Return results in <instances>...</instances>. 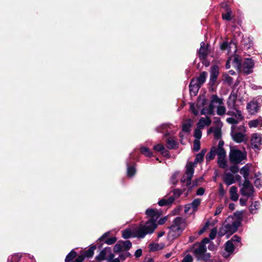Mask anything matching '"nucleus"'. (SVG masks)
<instances>
[{
  "label": "nucleus",
  "mask_w": 262,
  "mask_h": 262,
  "mask_svg": "<svg viewBox=\"0 0 262 262\" xmlns=\"http://www.w3.org/2000/svg\"><path fill=\"white\" fill-rule=\"evenodd\" d=\"M145 213L148 220L144 224H143V222H140L138 227L133 230L127 228L122 231V236L123 238L128 239L131 237L144 238L146 235L151 234L155 232L157 228L156 221L162 215V211L149 208L146 210Z\"/></svg>",
  "instance_id": "f257e3e1"
},
{
  "label": "nucleus",
  "mask_w": 262,
  "mask_h": 262,
  "mask_svg": "<svg viewBox=\"0 0 262 262\" xmlns=\"http://www.w3.org/2000/svg\"><path fill=\"white\" fill-rule=\"evenodd\" d=\"M183 223V218L178 216L173 221V224L168 227L169 229V234L174 238L179 237L182 233L184 229L181 227Z\"/></svg>",
  "instance_id": "f03ea898"
},
{
  "label": "nucleus",
  "mask_w": 262,
  "mask_h": 262,
  "mask_svg": "<svg viewBox=\"0 0 262 262\" xmlns=\"http://www.w3.org/2000/svg\"><path fill=\"white\" fill-rule=\"evenodd\" d=\"M96 245H90L88 249H84L80 252V254L74 259V262H82L84 259H90L93 257Z\"/></svg>",
  "instance_id": "7ed1b4c3"
},
{
  "label": "nucleus",
  "mask_w": 262,
  "mask_h": 262,
  "mask_svg": "<svg viewBox=\"0 0 262 262\" xmlns=\"http://www.w3.org/2000/svg\"><path fill=\"white\" fill-rule=\"evenodd\" d=\"M246 158V155H244L239 149L231 150L229 154V160L234 164H237Z\"/></svg>",
  "instance_id": "20e7f679"
},
{
  "label": "nucleus",
  "mask_w": 262,
  "mask_h": 262,
  "mask_svg": "<svg viewBox=\"0 0 262 262\" xmlns=\"http://www.w3.org/2000/svg\"><path fill=\"white\" fill-rule=\"evenodd\" d=\"M244 179V183L243 184V187L241 189L240 191L242 195L250 197L253 195L254 191V187L251 184L248 177Z\"/></svg>",
  "instance_id": "39448f33"
},
{
  "label": "nucleus",
  "mask_w": 262,
  "mask_h": 262,
  "mask_svg": "<svg viewBox=\"0 0 262 262\" xmlns=\"http://www.w3.org/2000/svg\"><path fill=\"white\" fill-rule=\"evenodd\" d=\"M219 74V68L217 65L213 66L210 69V80L208 83L209 86V89L210 90V87H211L212 90H213V86L216 84L217 82V77Z\"/></svg>",
  "instance_id": "423d86ee"
},
{
  "label": "nucleus",
  "mask_w": 262,
  "mask_h": 262,
  "mask_svg": "<svg viewBox=\"0 0 262 262\" xmlns=\"http://www.w3.org/2000/svg\"><path fill=\"white\" fill-rule=\"evenodd\" d=\"M254 66L253 60L251 58H246L242 63V69L240 72L248 75L253 72L252 69Z\"/></svg>",
  "instance_id": "0eeeda50"
},
{
  "label": "nucleus",
  "mask_w": 262,
  "mask_h": 262,
  "mask_svg": "<svg viewBox=\"0 0 262 262\" xmlns=\"http://www.w3.org/2000/svg\"><path fill=\"white\" fill-rule=\"evenodd\" d=\"M191 251H192L195 257L198 259L199 256H201V255L206 252V246H202L199 244V243H196L193 245Z\"/></svg>",
  "instance_id": "6e6552de"
},
{
  "label": "nucleus",
  "mask_w": 262,
  "mask_h": 262,
  "mask_svg": "<svg viewBox=\"0 0 262 262\" xmlns=\"http://www.w3.org/2000/svg\"><path fill=\"white\" fill-rule=\"evenodd\" d=\"M196 166V165H194V164L192 162H188L187 163L185 174L188 176L187 185H190L191 183V180L194 171V167Z\"/></svg>",
  "instance_id": "1a4fd4ad"
},
{
  "label": "nucleus",
  "mask_w": 262,
  "mask_h": 262,
  "mask_svg": "<svg viewBox=\"0 0 262 262\" xmlns=\"http://www.w3.org/2000/svg\"><path fill=\"white\" fill-rule=\"evenodd\" d=\"M201 85L197 83V81H196V80H195L194 78H192L189 84V89L190 96H196L198 94L199 89L201 88Z\"/></svg>",
  "instance_id": "9d476101"
},
{
  "label": "nucleus",
  "mask_w": 262,
  "mask_h": 262,
  "mask_svg": "<svg viewBox=\"0 0 262 262\" xmlns=\"http://www.w3.org/2000/svg\"><path fill=\"white\" fill-rule=\"evenodd\" d=\"M241 226L239 222H233L231 224H227L225 225V228L227 230V233L230 234H233L237 231L238 228Z\"/></svg>",
  "instance_id": "9b49d317"
},
{
  "label": "nucleus",
  "mask_w": 262,
  "mask_h": 262,
  "mask_svg": "<svg viewBox=\"0 0 262 262\" xmlns=\"http://www.w3.org/2000/svg\"><path fill=\"white\" fill-rule=\"evenodd\" d=\"M258 103L257 101L252 100L247 105V109L251 114L257 113L259 110Z\"/></svg>",
  "instance_id": "f8f14e48"
},
{
  "label": "nucleus",
  "mask_w": 262,
  "mask_h": 262,
  "mask_svg": "<svg viewBox=\"0 0 262 262\" xmlns=\"http://www.w3.org/2000/svg\"><path fill=\"white\" fill-rule=\"evenodd\" d=\"M251 142L253 149H259V146L261 144V138L257 134H253L252 135Z\"/></svg>",
  "instance_id": "ddd939ff"
},
{
  "label": "nucleus",
  "mask_w": 262,
  "mask_h": 262,
  "mask_svg": "<svg viewBox=\"0 0 262 262\" xmlns=\"http://www.w3.org/2000/svg\"><path fill=\"white\" fill-rule=\"evenodd\" d=\"M207 47H205V43L204 42L201 43V47L199 52V57L201 60H206L208 55Z\"/></svg>",
  "instance_id": "4468645a"
},
{
  "label": "nucleus",
  "mask_w": 262,
  "mask_h": 262,
  "mask_svg": "<svg viewBox=\"0 0 262 262\" xmlns=\"http://www.w3.org/2000/svg\"><path fill=\"white\" fill-rule=\"evenodd\" d=\"M242 61L239 56L235 55L232 61L233 66L239 71L242 69Z\"/></svg>",
  "instance_id": "2eb2a0df"
},
{
  "label": "nucleus",
  "mask_w": 262,
  "mask_h": 262,
  "mask_svg": "<svg viewBox=\"0 0 262 262\" xmlns=\"http://www.w3.org/2000/svg\"><path fill=\"white\" fill-rule=\"evenodd\" d=\"M110 234V232L108 231L105 233H104L103 234H102V236H101L99 239L97 240V243L96 245V248H98L99 249H101L104 243V239L106 237H108V236Z\"/></svg>",
  "instance_id": "dca6fc26"
},
{
  "label": "nucleus",
  "mask_w": 262,
  "mask_h": 262,
  "mask_svg": "<svg viewBox=\"0 0 262 262\" xmlns=\"http://www.w3.org/2000/svg\"><path fill=\"white\" fill-rule=\"evenodd\" d=\"M230 199L233 201H237L238 199V194H237V188L236 186H233L230 187L229 190Z\"/></svg>",
  "instance_id": "f3484780"
},
{
  "label": "nucleus",
  "mask_w": 262,
  "mask_h": 262,
  "mask_svg": "<svg viewBox=\"0 0 262 262\" xmlns=\"http://www.w3.org/2000/svg\"><path fill=\"white\" fill-rule=\"evenodd\" d=\"M207 76V73L204 71L202 72L198 77L194 78L197 81V83L202 86L205 82Z\"/></svg>",
  "instance_id": "a211bd4d"
},
{
  "label": "nucleus",
  "mask_w": 262,
  "mask_h": 262,
  "mask_svg": "<svg viewBox=\"0 0 262 262\" xmlns=\"http://www.w3.org/2000/svg\"><path fill=\"white\" fill-rule=\"evenodd\" d=\"M78 255L74 249L72 250L66 256L64 261L65 262H74L75 259Z\"/></svg>",
  "instance_id": "6ab92c4d"
},
{
  "label": "nucleus",
  "mask_w": 262,
  "mask_h": 262,
  "mask_svg": "<svg viewBox=\"0 0 262 262\" xmlns=\"http://www.w3.org/2000/svg\"><path fill=\"white\" fill-rule=\"evenodd\" d=\"M136 164L133 163L132 165L127 164V176L128 177H133L136 173Z\"/></svg>",
  "instance_id": "aec40b11"
},
{
  "label": "nucleus",
  "mask_w": 262,
  "mask_h": 262,
  "mask_svg": "<svg viewBox=\"0 0 262 262\" xmlns=\"http://www.w3.org/2000/svg\"><path fill=\"white\" fill-rule=\"evenodd\" d=\"M174 196H170L168 199H162L159 201L158 204L160 206L170 205L174 201Z\"/></svg>",
  "instance_id": "412c9836"
},
{
  "label": "nucleus",
  "mask_w": 262,
  "mask_h": 262,
  "mask_svg": "<svg viewBox=\"0 0 262 262\" xmlns=\"http://www.w3.org/2000/svg\"><path fill=\"white\" fill-rule=\"evenodd\" d=\"M237 247L232 243L231 241H228L225 244V250L229 254H231L233 253L234 249Z\"/></svg>",
  "instance_id": "4be33fe9"
},
{
  "label": "nucleus",
  "mask_w": 262,
  "mask_h": 262,
  "mask_svg": "<svg viewBox=\"0 0 262 262\" xmlns=\"http://www.w3.org/2000/svg\"><path fill=\"white\" fill-rule=\"evenodd\" d=\"M166 147L169 149H176L178 144L177 141L171 138H168L165 141Z\"/></svg>",
  "instance_id": "5701e85b"
},
{
  "label": "nucleus",
  "mask_w": 262,
  "mask_h": 262,
  "mask_svg": "<svg viewBox=\"0 0 262 262\" xmlns=\"http://www.w3.org/2000/svg\"><path fill=\"white\" fill-rule=\"evenodd\" d=\"M203 177H200L199 178L195 179L192 181L189 187L188 188V192H189L191 191L192 187L199 186L200 183L203 182Z\"/></svg>",
  "instance_id": "b1692460"
},
{
  "label": "nucleus",
  "mask_w": 262,
  "mask_h": 262,
  "mask_svg": "<svg viewBox=\"0 0 262 262\" xmlns=\"http://www.w3.org/2000/svg\"><path fill=\"white\" fill-rule=\"evenodd\" d=\"M192 125V121L191 119H189L187 120V122L184 123L182 125V130L183 132L186 133H189L190 132V128Z\"/></svg>",
  "instance_id": "393cba45"
},
{
  "label": "nucleus",
  "mask_w": 262,
  "mask_h": 262,
  "mask_svg": "<svg viewBox=\"0 0 262 262\" xmlns=\"http://www.w3.org/2000/svg\"><path fill=\"white\" fill-rule=\"evenodd\" d=\"M224 182L228 186L234 183L235 180L233 176L230 173H226L224 179Z\"/></svg>",
  "instance_id": "a878e982"
},
{
  "label": "nucleus",
  "mask_w": 262,
  "mask_h": 262,
  "mask_svg": "<svg viewBox=\"0 0 262 262\" xmlns=\"http://www.w3.org/2000/svg\"><path fill=\"white\" fill-rule=\"evenodd\" d=\"M233 140L237 143H241L244 141L245 135L241 133H236L232 135Z\"/></svg>",
  "instance_id": "bb28decb"
},
{
  "label": "nucleus",
  "mask_w": 262,
  "mask_h": 262,
  "mask_svg": "<svg viewBox=\"0 0 262 262\" xmlns=\"http://www.w3.org/2000/svg\"><path fill=\"white\" fill-rule=\"evenodd\" d=\"M121 242V245L122 248V250L127 251L129 250L132 247V243L130 241H119Z\"/></svg>",
  "instance_id": "cd10ccee"
},
{
  "label": "nucleus",
  "mask_w": 262,
  "mask_h": 262,
  "mask_svg": "<svg viewBox=\"0 0 262 262\" xmlns=\"http://www.w3.org/2000/svg\"><path fill=\"white\" fill-rule=\"evenodd\" d=\"M107 254L106 251L103 249L102 250L99 254L97 255L95 259L97 261H103L104 260H107V257H106Z\"/></svg>",
  "instance_id": "c85d7f7f"
},
{
  "label": "nucleus",
  "mask_w": 262,
  "mask_h": 262,
  "mask_svg": "<svg viewBox=\"0 0 262 262\" xmlns=\"http://www.w3.org/2000/svg\"><path fill=\"white\" fill-rule=\"evenodd\" d=\"M216 154V149L214 147H212L210 151L207 154L206 160L207 161L212 160L215 158Z\"/></svg>",
  "instance_id": "c756f323"
},
{
  "label": "nucleus",
  "mask_w": 262,
  "mask_h": 262,
  "mask_svg": "<svg viewBox=\"0 0 262 262\" xmlns=\"http://www.w3.org/2000/svg\"><path fill=\"white\" fill-rule=\"evenodd\" d=\"M240 173L243 175L244 178L248 177L250 173V168L248 164H246L241 168Z\"/></svg>",
  "instance_id": "7c9ffc66"
},
{
  "label": "nucleus",
  "mask_w": 262,
  "mask_h": 262,
  "mask_svg": "<svg viewBox=\"0 0 262 262\" xmlns=\"http://www.w3.org/2000/svg\"><path fill=\"white\" fill-rule=\"evenodd\" d=\"M232 11L231 9H228L223 12L222 14V18L227 21H230L232 19L231 14Z\"/></svg>",
  "instance_id": "2f4dec72"
},
{
  "label": "nucleus",
  "mask_w": 262,
  "mask_h": 262,
  "mask_svg": "<svg viewBox=\"0 0 262 262\" xmlns=\"http://www.w3.org/2000/svg\"><path fill=\"white\" fill-rule=\"evenodd\" d=\"M250 128L256 127L259 125H262V119H258L251 120L248 123Z\"/></svg>",
  "instance_id": "473e14b6"
},
{
  "label": "nucleus",
  "mask_w": 262,
  "mask_h": 262,
  "mask_svg": "<svg viewBox=\"0 0 262 262\" xmlns=\"http://www.w3.org/2000/svg\"><path fill=\"white\" fill-rule=\"evenodd\" d=\"M243 211H236L233 213V216L236 219L234 222H239V225L242 224V221L243 217Z\"/></svg>",
  "instance_id": "72a5a7b5"
},
{
  "label": "nucleus",
  "mask_w": 262,
  "mask_h": 262,
  "mask_svg": "<svg viewBox=\"0 0 262 262\" xmlns=\"http://www.w3.org/2000/svg\"><path fill=\"white\" fill-rule=\"evenodd\" d=\"M140 152L146 157H151L152 156V153L149 148L146 147H141L140 148Z\"/></svg>",
  "instance_id": "f704fd0d"
},
{
  "label": "nucleus",
  "mask_w": 262,
  "mask_h": 262,
  "mask_svg": "<svg viewBox=\"0 0 262 262\" xmlns=\"http://www.w3.org/2000/svg\"><path fill=\"white\" fill-rule=\"evenodd\" d=\"M242 45L244 46V48L249 49L253 45V42L251 40L249 37L246 38H243L242 41Z\"/></svg>",
  "instance_id": "c9c22d12"
},
{
  "label": "nucleus",
  "mask_w": 262,
  "mask_h": 262,
  "mask_svg": "<svg viewBox=\"0 0 262 262\" xmlns=\"http://www.w3.org/2000/svg\"><path fill=\"white\" fill-rule=\"evenodd\" d=\"M241 238L239 236H238L237 235H235L231 237V238L230 241H232V243L234 242L235 244V245L237 247H241L242 245V244L241 242Z\"/></svg>",
  "instance_id": "e433bc0d"
},
{
  "label": "nucleus",
  "mask_w": 262,
  "mask_h": 262,
  "mask_svg": "<svg viewBox=\"0 0 262 262\" xmlns=\"http://www.w3.org/2000/svg\"><path fill=\"white\" fill-rule=\"evenodd\" d=\"M149 248L150 252H155L162 249L163 247H160L159 244L150 243L149 245Z\"/></svg>",
  "instance_id": "4c0bfd02"
},
{
  "label": "nucleus",
  "mask_w": 262,
  "mask_h": 262,
  "mask_svg": "<svg viewBox=\"0 0 262 262\" xmlns=\"http://www.w3.org/2000/svg\"><path fill=\"white\" fill-rule=\"evenodd\" d=\"M211 103L213 104V103H219V104H222L223 103V99L220 98L216 95H213L212 96V99Z\"/></svg>",
  "instance_id": "58836bf2"
},
{
  "label": "nucleus",
  "mask_w": 262,
  "mask_h": 262,
  "mask_svg": "<svg viewBox=\"0 0 262 262\" xmlns=\"http://www.w3.org/2000/svg\"><path fill=\"white\" fill-rule=\"evenodd\" d=\"M204 157L202 156V154H198L195 156L194 162V165H197L198 163H201L204 161Z\"/></svg>",
  "instance_id": "ea45409f"
},
{
  "label": "nucleus",
  "mask_w": 262,
  "mask_h": 262,
  "mask_svg": "<svg viewBox=\"0 0 262 262\" xmlns=\"http://www.w3.org/2000/svg\"><path fill=\"white\" fill-rule=\"evenodd\" d=\"M217 163L220 167L225 168L227 166V162L225 158H218Z\"/></svg>",
  "instance_id": "a19ab883"
},
{
  "label": "nucleus",
  "mask_w": 262,
  "mask_h": 262,
  "mask_svg": "<svg viewBox=\"0 0 262 262\" xmlns=\"http://www.w3.org/2000/svg\"><path fill=\"white\" fill-rule=\"evenodd\" d=\"M214 136L216 139H219L222 137L221 129L219 127H216L214 129Z\"/></svg>",
  "instance_id": "79ce46f5"
},
{
  "label": "nucleus",
  "mask_w": 262,
  "mask_h": 262,
  "mask_svg": "<svg viewBox=\"0 0 262 262\" xmlns=\"http://www.w3.org/2000/svg\"><path fill=\"white\" fill-rule=\"evenodd\" d=\"M201 122H204L205 126H209L211 123V120L208 117H206V119L203 117H201L199 120V125L201 124Z\"/></svg>",
  "instance_id": "37998d69"
},
{
  "label": "nucleus",
  "mask_w": 262,
  "mask_h": 262,
  "mask_svg": "<svg viewBox=\"0 0 262 262\" xmlns=\"http://www.w3.org/2000/svg\"><path fill=\"white\" fill-rule=\"evenodd\" d=\"M120 243L121 242L119 241L117 243L114 245L113 251L115 253H119L123 250Z\"/></svg>",
  "instance_id": "c03bdc74"
},
{
  "label": "nucleus",
  "mask_w": 262,
  "mask_h": 262,
  "mask_svg": "<svg viewBox=\"0 0 262 262\" xmlns=\"http://www.w3.org/2000/svg\"><path fill=\"white\" fill-rule=\"evenodd\" d=\"M117 238L116 237H106L104 239V243L107 245H112L117 242Z\"/></svg>",
  "instance_id": "a18cd8bd"
},
{
  "label": "nucleus",
  "mask_w": 262,
  "mask_h": 262,
  "mask_svg": "<svg viewBox=\"0 0 262 262\" xmlns=\"http://www.w3.org/2000/svg\"><path fill=\"white\" fill-rule=\"evenodd\" d=\"M194 137L195 138V140H199L202 137V132L200 128H198L194 129Z\"/></svg>",
  "instance_id": "49530a36"
},
{
  "label": "nucleus",
  "mask_w": 262,
  "mask_h": 262,
  "mask_svg": "<svg viewBox=\"0 0 262 262\" xmlns=\"http://www.w3.org/2000/svg\"><path fill=\"white\" fill-rule=\"evenodd\" d=\"M216 154L217 155L218 158H220L226 157V151L224 148L216 149Z\"/></svg>",
  "instance_id": "de8ad7c7"
},
{
  "label": "nucleus",
  "mask_w": 262,
  "mask_h": 262,
  "mask_svg": "<svg viewBox=\"0 0 262 262\" xmlns=\"http://www.w3.org/2000/svg\"><path fill=\"white\" fill-rule=\"evenodd\" d=\"M201 200L200 199H194L192 203L190 204L192 208L195 210L198 208V207L200 205Z\"/></svg>",
  "instance_id": "09e8293b"
},
{
  "label": "nucleus",
  "mask_w": 262,
  "mask_h": 262,
  "mask_svg": "<svg viewBox=\"0 0 262 262\" xmlns=\"http://www.w3.org/2000/svg\"><path fill=\"white\" fill-rule=\"evenodd\" d=\"M259 206V203L257 201H255L252 203L249 207V210L251 213H253L254 211L257 209Z\"/></svg>",
  "instance_id": "8fccbe9b"
},
{
  "label": "nucleus",
  "mask_w": 262,
  "mask_h": 262,
  "mask_svg": "<svg viewBox=\"0 0 262 262\" xmlns=\"http://www.w3.org/2000/svg\"><path fill=\"white\" fill-rule=\"evenodd\" d=\"M200 100H201V99L200 98V96H199L198 97V103L196 105V106L198 109L200 108L201 106H205L207 104V99H203L201 104L199 103V101Z\"/></svg>",
  "instance_id": "3c124183"
},
{
  "label": "nucleus",
  "mask_w": 262,
  "mask_h": 262,
  "mask_svg": "<svg viewBox=\"0 0 262 262\" xmlns=\"http://www.w3.org/2000/svg\"><path fill=\"white\" fill-rule=\"evenodd\" d=\"M185 190V189H183V191L180 189H174L173 190L172 192L173 193V195L174 196V198H179L182 193Z\"/></svg>",
  "instance_id": "603ef678"
},
{
  "label": "nucleus",
  "mask_w": 262,
  "mask_h": 262,
  "mask_svg": "<svg viewBox=\"0 0 262 262\" xmlns=\"http://www.w3.org/2000/svg\"><path fill=\"white\" fill-rule=\"evenodd\" d=\"M226 113V108L224 106H219L217 107V114L218 115L222 116Z\"/></svg>",
  "instance_id": "864d4df0"
},
{
  "label": "nucleus",
  "mask_w": 262,
  "mask_h": 262,
  "mask_svg": "<svg viewBox=\"0 0 262 262\" xmlns=\"http://www.w3.org/2000/svg\"><path fill=\"white\" fill-rule=\"evenodd\" d=\"M211 257L210 254L209 253H204L203 255H201V256L198 257V260H207Z\"/></svg>",
  "instance_id": "5fc2aeb1"
},
{
  "label": "nucleus",
  "mask_w": 262,
  "mask_h": 262,
  "mask_svg": "<svg viewBox=\"0 0 262 262\" xmlns=\"http://www.w3.org/2000/svg\"><path fill=\"white\" fill-rule=\"evenodd\" d=\"M200 141L198 140H194L193 142V150L198 151L200 149Z\"/></svg>",
  "instance_id": "6e6d98bb"
},
{
  "label": "nucleus",
  "mask_w": 262,
  "mask_h": 262,
  "mask_svg": "<svg viewBox=\"0 0 262 262\" xmlns=\"http://www.w3.org/2000/svg\"><path fill=\"white\" fill-rule=\"evenodd\" d=\"M115 257V254H111L107 256V260L108 262H120V260L119 258Z\"/></svg>",
  "instance_id": "4d7b16f0"
},
{
  "label": "nucleus",
  "mask_w": 262,
  "mask_h": 262,
  "mask_svg": "<svg viewBox=\"0 0 262 262\" xmlns=\"http://www.w3.org/2000/svg\"><path fill=\"white\" fill-rule=\"evenodd\" d=\"M153 149L156 151H160L161 152L164 149V146L162 144H158L154 146Z\"/></svg>",
  "instance_id": "13d9d810"
},
{
  "label": "nucleus",
  "mask_w": 262,
  "mask_h": 262,
  "mask_svg": "<svg viewBox=\"0 0 262 262\" xmlns=\"http://www.w3.org/2000/svg\"><path fill=\"white\" fill-rule=\"evenodd\" d=\"M217 231L216 228H213L211 229L209 235L210 239H213L215 238L217 234Z\"/></svg>",
  "instance_id": "bf43d9fd"
},
{
  "label": "nucleus",
  "mask_w": 262,
  "mask_h": 262,
  "mask_svg": "<svg viewBox=\"0 0 262 262\" xmlns=\"http://www.w3.org/2000/svg\"><path fill=\"white\" fill-rule=\"evenodd\" d=\"M231 98H233V106H234L235 103L237 98V92L236 93H234L233 91L231 92L229 96V99Z\"/></svg>",
  "instance_id": "052dcab7"
},
{
  "label": "nucleus",
  "mask_w": 262,
  "mask_h": 262,
  "mask_svg": "<svg viewBox=\"0 0 262 262\" xmlns=\"http://www.w3.org/2000/svg\"><path fill=\"white\" fill-rule=\"evenodd\" d=\"M230 170L233 173H236L239 171V167L237 164H234L230 167Z\"/></svg>",
  "instance_id": "680f3d73"
},
{
  "label": "nucleus",
  "mask_w": 262,
  "mask_h": 262,
  "mask_svg": "<svg viewBox=\"0 0 262 262\" xmlns=\"http://www.w3.org/2000/svg\"><path fill=\"white\" fill-rule=\"evenodd\" d=\"M232 42V41L231 40L230 43L229 44L227 41H224L221 46V49L222 50H226L228 49V47L230 48L229 45Z\"/></svg>",
  "instance_id": "e2e57ef3"
},
{
  "label": "nucleus",
  "mask_w": 262,
  "mask_h": 262,
  "mask_svg": "<svg viewBox=\"0 0 262 262\" xmlns=\"http://www.w3.org/2000/svg\"><path fill=\"white\" fill-rule=\"evenodd\" d=\"M233 78L228 75H226L225 77V81L229 85H230L233 82Z\"/></svg>",
  "instance_id": "0e129e2a"
},
{
  "label": "nucleus",
  "mask_w": 262,
  "mask_h": 262,
  "mask_svg": "<svg viewBox=\"0 0 262 262\" xmlns=\"http://www.w3.org/2000/svg\"><path fill=\"white\" fill-rule=\"evenodd\" d=\"M208 108L207 113L209 115H214V106L212 103H210Z\"/></svg>",
  "instance_id": "69168bd1"
},
{
  "label": "nucleus",
  "mask_w": 262,
  "mask_h": 262,
  "mask_svg": "<svg viewBox=\"0 0 262 262\" xmlns=\"http://www.w3.org/2000/svg\"><path fill=\"white\" fill-rule=\"evenodd\" d=\"M226 233H228L227 230H226V228L225 226L224 227L220 228L219 231L218 232V234L220 236H223Z\"/></svg>",
  "instance_id": "338daca9"
},
{
  "label": "nucleus",
  "mask_w": 262,
  "mask_h": 262,
  "mask_svg": "<svg viewBox=\"0 0 262 262\" xmlns=\"http://www.w3.org/2000/svg\"><path fill=\"white\" fill-rule=\"evenodd\" d=\"M192 261L193 258L192 256L188 254L183 258L182 262H192Z\"/></svg>",
  "instance_id": "774afa93"
}]
</instances>
